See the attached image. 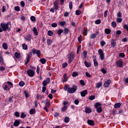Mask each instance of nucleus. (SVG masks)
Wrapping results in <instances>:
<instances>
[{"mask_svg": "<svg viewBox=\"0 0 128 128\" xmlns=\"http://www.w3.org/2000/svg\"><path fill=\"white\" fill-rule=\"evenodd\" d=\"M10 22H8L7 23H1L0 26L4 32H6L8 30H10V26L8 25L11 26Z\"/></svg>", "mask_w": 128, "mask_h": 128, "instance_id": "nucleus-1", "label": "nucleus"}, {"mask_svg": "<svg viewBox=\"0 0 128 128\" xmlns=\"http://www.w3.org/2000/svg\"><path fill=\"white\" fill-rule=\"evenodd\" d=\"M8 85L6 84L4 86V90H10V88H14V84H12V82L8 81L6 82Z\"/></svg>", "mask_w": 128, "mask_h": 128, "instance_id": "nucleus-2", "label": "nucleus"}, {"mask_svg": "<svg viewBox=\"0 0 128 128\" xmlns=\"http://www.w3.org/2000/svg\"><path fill=\"white\" fill-rule=\"evenodd\" d=\"M74 52H70L68 56V63L70 64L72 60H74Z\"/></svg>", "mask_w": 128, "mask_h": 128, "instance_id": "nucleus-3", "label": "nucleus"}, {"mask_svg": "<svg viewBox=\"0 0 128 128\" xmlns=\"http://www.w3.org/2000/svg\"><path fill=\"white\" fill-rule=\"evenodd\" d=\"M76 90H78V86L74 85L72 88H68V94H74L76 92Z\"/></svg>", "mask_w": 128, "mask_h": 128, "instance_id": "nucleus-4", "label": "nucleus"}, {"mask_svg": "<svg viewBox=\"0 0 128 128\" xmlns=\"http://www.w3.org/2000/svg\"><path fill=\"white\" fill-rule=\"evenodd\" d=\"M31 52L33 54H36L38 58H40V50H36L35 48H33L32 49Z\"/></svg>", "mask_w": 128, "mask_h": 128, "instance_id": "nucleus-5", "label": "nucleus"}, {"mask_svg": "<svg viewBox=\"0 0 128 128\" xmlns=\"http://www.w3.org/2000/svg\"><path fill=\"white\" fill-rule=\"evenodd\" d=\"M32 52H30V53L28 54L26 58V62L25 63L26 66L28 64V62H30V58H32Z\"/></svg>", "mask_w": 128, "mask_h": 128, "instance_id": "nucleus-6", "label": "nucleus"}, {"mask_svg": "<svg viewBox=\"0 0 128 128\" xmlns=\"http://www.w3.org/2000/svg\"><path fill=\"white\" fill-rule=\"evenodd\" d=\"M98 52L99 54V55L100 56V58L102 60H104V51L102 49H100L98 50Z\"/></svg>", "mask_w": 128, "mask_h": 128, "instance_id": "nucleus-7", "label": "nucleus"}, {"mask_svg": "<svg viewBox=\"0 0 128 128\" xmlns=\"http://www.w3.org/2000/svg\"><path fill=\"white\" fill-rule=\"evenodd\" d=\"M50 82V78H48L46 80L43 81L42 86H46Z\"/></svg>", "mask_w": 128, "mask_h": 128, "instance_id": "nucleus-8", "label": "nucleus"}, {"mask_svg": "<svg viewBox=\"0 0 128 128\" xmlns=\"http://www.w3.org/2000/svg\"><path fill=\"white\" fill-rule=\"evenodd\" d=\"M34 70H28V71H27V74L28 75V76H30V77H32L34 76Z\"/></svg>", "mask_w": 128, "mask_h": 128, "instance_id": "nucleus-9", "label": "nucleus"}, {"mask_svg": "<svg viewBox=\"0 0 128 128\" xmlns=\"http://www.w3.org/2000/svg\"><path fill=\"white\" fill-rule=\"evenodd\" d=\"M54 9L55 10H58V8H60V6H58V0H56L54 2Z\"/></svg>", "mask_w": 128, "mask_h": 128, "instance_id": "nucleus-10", "label": "nucleus"}, {"mask_svg": "<svg viewBox=\"0 0 128 128\" xmlns=\"http://www.w3.org/2000/svg\"><path fill=\"white\" fill-rule=\"evenodd\" d=\"M117 66L118 68H122V65H123V62L122 60H118L116 62Z\"/></svg>", "mask_w": 128, "mask_h": 128, "instance_id": "nucleus-11", "label": "nucleus"}, {"mask_svg": "<svg viewBox=\"0 0 128 128\" xmlns=\"http://www.w3.org/2000/svg\"><path fill=\"white\" fill-rule=\"evenodd\" d=\"M110 82H112V80H108L104 83V87L108 88V86H110Z\"/></svg>", "mask_w": 128, "mask_h": 128, "instance_id": "nucleus-12", "label": "nucleus"}, {"mask_svg": "<svg viewBox=\"0 0 128 128\" xmlns=\"http://www.w3.org/2000/svg\"><path fill=\"white\" fill-rule=\"evenodd\" d=\"M25 40L28 42H30L32 40V36L30 34H28L25 37Z\"/></svg>", "mask_w": 128, "mask_h": 128, "instance_id": "nucleus-13", "label": "nucleus"}, {"mask_svg": "<svg viewBox=\"0 0 128 128\" xmlns=\"http://www.w3.org/2000/svg\"><path fill=\"white\" fill-rule=\"evenodd\" d=\"M20 124V121L19 120H15L14 125V126H18Z\"/></svg>", "mask_w": 128, "mask_h": 128, "instance_id": "nucleus-14", "label": "nucleus"}, {"mask_svg": "<svg viewBox=\"0 0 128 128\" xmlns=\"http://www.w3.org/2000/svg\"><path fill=\"white\" fill-rule=\"evenodd\" d=\"M0 62L2 65L4 64V58H2V52H0Z\"/></svg>", "mask_w": 128, "mask_h": 128, "instance_id": "nucleus-15", "label": "nucleus"}, {"mask_svg": "<svg viewBox=\"0 0 128 128\" xmlns=\"http://www.w3.org/2000/svg\"><path fill=\"white\" fill-rule=\"evenodd\" d=\"M92 112V110L90 107L86 106L85 108V112H86V114H90Z\"/></svg>", "mask_w": 128, "mask_h": 128, "instance_id": "nucleus-16", "label": "nucleus"}, {"mask_svg": "<svg viewBox=\"0 0 128 128\" xmlns=\"http://www.w3.org/2000/svg\"><path fill=\"white\" fill-rule=\"evenodd\" d=\"M110 46H111L112 48H114V46H116V41H114V39H112L111 40Z\"/></svg>", "mask_w": 128, "mask_h": 128, "instance_id": "nucleus-17", "label": "nucleus"}, {"mask_svg": "<svg viewBox=\"0 0 128 128\" xmlns=\"http://www.w3.org/2000/svg\"><path fill=\"white\" fill-rule=\"evenodd\" d=\"M81 96H85L88 94V90H84L80 92Z\"/></svg>", "mask_w": 128, "mask_h": 128, "instance_id": "nucleus-18", "label": "nucleus"}, {"mask_svg": "<svg viewBox=\"0 0 128 128\" xmlns=\"http://www.w3.org/2000/svg\"><path fill=\"white\" fill-rule=\"evenodd\" d=\"M2 48L4 50H6L8 48V44L6 42H4L2 44Z\"/></svg>", "mask_w": 128, "mask_h": 128, "instance_id": "nucleus-19", "label": "nucleus"}, {"mask_svg": "<svg viewBox=\"0 0 128 128\" xmlns=\"http://www.w3.org/2000/svg\"><path fill=\"white\" fill-rule=\"evenodd\" d=\"M63 82H68V74L66 73L64 74L63 76Z\"/></svg>", "mask_w": 128, "mask_h": 128, "instance_id": "nucleus-20", "label": "nucleus"}, {"mask_svg": "<svg viewBox=\"0 0 128 128\" xmlns=\"http://www.w3.org/2000/svg\"><path fill=\"white\" fill-rule=\"evenodd\" d=\"M84 64L86 68H90V66H92V64H90V62H87L86 60L84 61Z\"/></svg>", "mask_w": 128, "mask_h": 128, "instance_id": "nucleus-21", "label": "nucleus"}, {"mask_svg": "<svg viewBox=\"0 0 128 128\" xmlns=\"http://www.w3.org/2000/svg\"><path fill=\"white\" fill-rule=\"evenodd\" d=\"M14 56L16 58H20V52H16Z\"/></svg>", "mask_w": 128, "mask_h": 128, "instance_id": "nucleus-22", "label": "nucleus"}, {"mask_svg": "<svg viewBox=\"0 0 128 128\" xmlns=\"http://www.w3.org/2000/svg\"><path fill=\"white\" fill-rule=\"evenodd\" d=\"M33 32L34 33V36H38V30L36 27L33 28Z\"/></svg>", "mask_w": 128, "mask_h": 128, "instance_id": "nucleus-23", "label": "nucleus"}, {"mask_svg": "<svg viewBox=\"0 0 128 128\" xmlns=\"http://www.w3.org/2000/svg\"><path fill=\"white\" fill-rule=\"evenodd\" d=\"M104 32L106 34H110L112 32V30L108 28H106L104 30Z\"/></svg>", "mask_w": 128, "mask_h": 128, "instance_id": "nucleus-24", "label": "nucleus"}, {"mask_svg": "<svg viewBox=\"0 0 128 128\" xmlns=\"http://www.w3.org/2000/svg\"><path fill=\"white\" fill-rule=\"evenodd\" d=\"M88 124H90V126H94V121L93 120H88Z\"/></svg>", "mask_w": 128, "mask_h": 128, "instance_id": "nucleus-25", "label": "nucleus"}, {"mask_svg": "<svg viewBox=\"0 0 128 128\" xmlns=\"http://www.w3.org/2000/svg\"><path fill=\"white\" fill-rule=\"evenodd\" d=\"M122 104H120V103H116L114 105V108H120Z\"/></svg>", "mask_w": 128, "mask_h": 128, "instance_id": "nucleus-26", "label": "nucleus"}, {"mask_svg": "<svg viewBox=\"0 0 128 128\" xmlns=\"http://www.w3.org/2000/svg\"><path fill=\"white\" fill-rule=\"evenodd\" d=\"M102 106V104L100 102H96L94 104V108H100Z\"/></svg>", "mask_w": 128, "mask_h": 128, "instance_id": "nucleus-27", "label": "nucleus"}, {"mask_svg": "<svg viewBox=\"0 0 128 128\" xmlns=\"http://www.w3.org/2000/svg\"><path fill=\"white\" fill-rule=\"evenodd\" d=\"M69 32H70V29H68V28H65L64 29V30L63 31V34H68Z\"/></svg>", "mask_w": 128, "mask_h": 128, "instance_id": "nucleus-28", "label": "nucleus"}, {"mask_svg": "<svg viewBox=\"0 0 128 128\" xmlns=\"http://www.w3.org/2000/svg\"><path fill=\"white\" fill-rule=\"evenodd\" d=\"M68 110V106H64L62 108L61 112H64Z\"/></svg>", "mask_w": 128, "mask_h": 128, "instance_id": "nucleus-29", "label": "nucleus"}, {"mask_svg": "<svg viewBox=\"0 0 128 128\" xmlns=\"http://www.w3.org/2000/svg\"><path fill=\"white\" fill-rule=\"evenodd\" d=\"M94 66L95 67L98 68V60H96V59L94 60Z\"/></svg>", "mask_w": 128, "mask_h": 128, "instance_id": "nucleus-30", "label": "nucleus"}, {"mask_svg": "<svg viewBox=\"0 0 128 128\" xmlns=\"http://www.w3.org/2000/svg\"><path fill=\"white\" fill-rule=\"evenodd\" d=\"M96 38V34L94 33L91 34L90 36V38H91V40H94V38Z\"/></svg>", "mask_w": 128, "mask_h": 128, "instance_id": "nucleus-31", "label": "nucleus"}, {"mask_svg": "<svg viewBox=\"0 0 128 128\" xmlns=\"http://www.w3.org/2000/svg\"><path fill=\"white\" fill-rule=\"evenodd\" d=\"M52 40L51 39H48L47 40V44L48 46H52Z\"/></svg>", "mask_w": 128, "mask_h": 128, "instance_id": "nucleus-32", "label": "nucleus"}, {"mask_svg": "<svg viewBox=\"0 0 128 128\" xmlns=\"http://www.w3.org/2000/svg\"><path fill=\"white\" fill-rule=\"evenodd\" d=\"M78 76V72H74L72 73V76H73V78H76V76Z\"/></svg>", "mask_w": 128, "mask_h": 128, "instance_id": "nucleus-33", "label": "nucleus"}, {"mask_svg": "<svg viewBox=\"0 0 128 128\" xmlns=\"http://www.w3.org/2000/svg\"><path fill=\"white\" fill-rule=\"evenodd\" d=\"M96 112H98V114H100V112H102V107L96 108Z\"/></svg>", "mask_w": 128, "mask_h": 128, "instance_id": "nucleus-34", "label": "nucleus"}, {"mask_svg": "<svg viewBox=\"0 0 128 128\" xmlns=\"http://www.w3.org/2000/svg\"><path fill=\"white\" fill-rule=\"evenodd\" d=\"M40 62L41 64H44L46 62V60L44 58H42L40 59Z\"/></svg>", "mask_w": 128, "mask_h": 128, "instance_id": "nucleus-35", "label": "nucleus"}, {"mask_svg": "<svg viewBox=\"0 0 128 128\" xmlns=\"http://www.w3.org/2000/svg\"><path fill=\"white\" fill-rule=\"evenodd\" d=\"M30 114H36V109L31 108L30 110Z\"/></svg>", "mask_w": 128, "mask_h": 128, "instance_id": "nucleus-36", "label": "nucleus"}, {"mask_svg": "<svg viewBox=\"0 0 128 128\" xmlns=\"http://www.w3.org/2000/svg\"><path fill=\"white\" fill-rule=\"evenodd\" d=\"M83 56L84 58H86L88 56V52L86 51H84L83 52Z\"/></svg>", "mask_w": 128, "mask_h": 128, "instance_id": "nucleus-37", "label": "nucleus"}, {"mask_svg": "<svg viewBox=\"0 0 128 128\" xmlns=\"http://www.w3.org/2000/svg\"><path fill=\"white\" fill-rule=\"evenodd\" d=\"M20 118H26V114H24V112H22L20 114Z\"/></svg>", "mask_w": 128, "mask_h": 128, "instance_id": "nucleus-38", "label": "nucleus"}, {"mask_svg": "<svg viewBox=\"0 0 128 128\" xmlns=\"http://www.w3.org/2000/svg\"><path fill=\"white\" fill-rule=\"evenodd\" d=\"M22 46L23 50H28V45H26V44H22Z\"/></svg>", "mask_w": 128, "mask_h": 128, "instance_id": "nucleus-39", "label": "nucleus"}, {"mask_svg": "<svg viewBox=\"0 0 128 128\" xmlns=\"http://www.w3.org/2000/svg\"><path fill=\"white\" fill-rule=\"evenodd\" d=\"M62 32H64V30L62 29H59L58 30V34L59 36H60Z\"/></svg>", "mask_w": 128, "mask_h": 128, "instance_id": "nucleus-40", "label": "nucleus"}, {"mask_svg": "<svg viewBox=\"0 0 128 128\" xmlns=\"http://www.w3.org/2000/svg\"><path fill=\"white\" fill-rule=\"evenodd\" d=\"M102 23V20L100 19H98L95 21L96 24H100Z\"/></svg>", "mask_w": 128, "mask_h": 128, "instance_id": "nucleus-41", "label": "nucleus"}, {"mask_svg": "<svg viewBox=\"0 0 128 128\" xmlns=\"http://www.w3.org/2000/svg\"><path fill=\"white\" fill-rule=\"evenodd\" d=\"M102 86V83L101 82H99L96 84V88H100Z\"/></svg>", "mask_w": 128, "mask_h": 128, "instance_id": "nucleus-42", "label": "nucleus"}, {"mask_svg": "<svg viewBox=\"0 0 128 128\" xmlns=\"http://www.w3.org/2000/svg\"><path fill=\"white\" fill-rule=\"evenodd\" d=\"M48 36H52V34H54V32H52V31L50 30L48 32Z\"/></svg>", "mask_w": 128, "mask_h": 128, "instance_id": "nucleus-43", "label": "nucleus"}, {"mask_svg": "<svg viewBox=\"0 0 128 128\" xmlns=\"http://www.w3.org/2000/svg\"><path fill=\"white\" fill-rule=\"evenodd\" d=\"M26 84V83H24V82L21 81L19 82V86H24Z\"/></svg>", "mask_w": 128, "mask_h": 128, "instance_id": "nucleus-44", "label": "nucleus"}, {"mask_svg": "<svg viewBox=\"0 0 128 128\" xmlns=\"http://www.w3.org/2000/svg\"><path fill=\"white\" fill-rule=\"evenodd\" d=\"M68 66V62H64L62 64V68H66Z\"/></svg>", "mask_w": 128, "mask_h": 128, "instance_id": "nucleus-45", "label": "nucleus"}, {"mask_svg": "<svg viewBox=\"0 0 128 128\" xmlns=\"http://www.w3.org/2000/svg\"><path fill=\"white\" fill-rule=\"evenodd\" d=\"M15 116H16V118H20V112H16L14 114Z\"/></svg>", "mask_w": 128, "mask_h": 128, "instance_id": "nucleus-46", "label": "nucleus"}, {"mask_svg": "<svg viewBox=\"0 0 128 128\" xmlns=\"http://www.w3.org/2000/svg\"><path fill=\"white\" fill-rule=\"evenodd\" d=\"M80 14H82V12H80V10H76V16H80Z\"/></svg>", "mask_w": 128, "mask_h": 128, "instance_id": "nucleus-47", "label": "nucleus"}, {"mask_svg": "<svg viewBox=\"0 0 128 128\" xmlns=\"http://www.w3.org/2000/svg\"><path fill=\"white\" fill-rule=\"evenodd\" d=\"M116 21H117V22L120 23V22H122V18H118L116 19Z\"/></svg>", "mask_w": 128, "mask_h": 128, "instance_id": "nucleus-48", "label": "nucleus"}, {"mask_svg": "<svg viewBox=\"0 0 128 128\" xmlns=\"http://www.w3.org/2000/svg\"><path fill=\"white\" fill-rule=\"evenodd\" d=\"M14 10L16 12H20V6H16L14 7Z\"/></svg>", "mask_w": 128, "mask_h": 128, "instance_id": "nucleus-49", "label": "nucleus"}, {"mask_svg": "<svg viewBox=\"0 0 128 128\" xmlns=\"http://www.w3.org/2000/svg\"><path fill=\"white\" fill-rule=\"evenodd\" d=\"M64 120V122H66V123L69 122H70V118H68V117L65 118Z\"/></svg>", "mask_w": 128, "mask_h": 128, "instance_id": "nucleus-50", "label": "nucleus"}, {"mask_svg": "<svg viewBox=\"0 0 128 128\" xmlns=\"http://www.w3.org/2000/svg\"><path fill=\"white\" fill-rule=\"evenodd\" d=\"M84 36H86L88 34V29H84L83 32Z\"/></svg>", "mask_w": 128, "mask_h": 128, "instance_id": "nucleus-51", "label": "nucleus"}, {"mask_svg": "<svg viewBox=\"0 0 128 128\" xmlns=\"http://www.w3.org/2000/svg\"><path fill=\"white\" fill-rule=\"evenodd\" d=\"M101 46H106V42L102 40L100 42Z\"/></svg>", "mask_w": 128, "mask_h": 128, "instance_id": "nucleus-52", "label": "nucleus"}, {"mask_svg": "<svg viewBox=\"0 0 128 128\" xmlns=\"http://www.w3.org/2000/svg\"><path fill=\"white\" fill-rule=\"evenodd\" d=\"M119 56H120V58H124L126 56V54H124V53H120L119 54Z\"/></svg>", "mask_w": 128, "mask_h": 128, "instance_id": "nucleus-53", "label": "nucleus"}, {"mask_svg": "<svg viewBox=\"0 0 128 128\" xmlns=\"http://www.w3.org/2000/svg\"><path fill=\"white\" fill-rule=\"evenodd\" d=\"M51 26H52V28H56L58 26V24L56 22H54L51 24Z\"/></svg>", "mask_w": 128, "mask_h": 128, "instance_id": "nucleus-54", "label": "nucleus"}, {"mask_svg": "<svg viewBox=\"0 0 128 128\" xmlns=\"http://www.w3.org/2000/svg\"><path fill=\"white\" fill-rule=\"evenodd\" d=\"M112 26L113 28H116V22H112Z\"/></svg>", "mask_w": 128, "mask_h": 128, "instance_id": "nucleus-55", "label": "nucleus"}, {"mask_svg": "<svg viewBox=\"0 0 128 128\" xmlns=\"http://www.w3.org/2000/svg\"><path fill=\"white\" fill-rule=\"evenodd\" d=\"M116 34H117V36H120V34H122V31L120 30H116Z\"/></svg>", "mask_w": 128, "mask_h": 128, "instance_id": "nucleus-56", "label": "nucleus"}, {"mask_svg": "<svg viewBox=\"0 0 128 128\" xmlns=\"http://www.w3.org/2000/svg\"><path fill=\"white\" fill-rule=\"evenodd\" d=\"M68 16H70V13L68 12H66L64 13V16L65 18H68Z\"/></svg>", "mask_w": 128, "mask_h": 128, "instance_id": "nucleus-57", "label": "nucleus"}, {"mask_svg": "<svg viewBox=\"0 0 128 128\" xmlns=\"http://www.w3.org/2000/svg\"><path fill=\"white\" fill-rule=\"evenodd\" d=\"M117 16H118V18H122V12H120V11L118 12L117 13Z\"/></svg>", "mask_w": 128, "mask_h": 128, "instance_id": "nucleus-58", "label": "nucleus"}, {"mask_svg": "<svg viewBox=\"0 0 128 128\" xmlns=\"http://www.w3.org/2000/svg\"><path fill=\"white\" fill-rule=\"evenodd\" d=\"M86 76L87 78H92V75L88 72H86Z\"/></svg>", "mask_w": 128, "mask_h": 128, "instance_id": "nucleus-59", "label": "nucleus"}, {"mask_svg": "<svg viewBox=\"0 0 128 128\" xmlns=\"http://www.w3.org/2000/svg\"><path fill=\"white\" fill-rule=\"evenodd\" d=\"M101 72H102V74H106V69L102 68L101 69Z\"/></svg>", "mask_w": 128, "mask_h": 128, "instance_id": "nucleus-60", "label": "nucleus"}, {"mask_svg": "<svg viewBox=\"0 0 128 128\" xmlns=\"http://www.w3.org/2000/svg\"><path fill=\"white\" fill-rule=\"evenodd\" d=\"M122 42H128V38H122Z\"/></svg>", "mask_w": 128, "mask_h": 128, "instance_id": "nucleus-61", "label": "nucleus"}, {"mask_svg": "<svg viewBox=\"0 0 128 128\" xmlns=\"http://www.w3.org/2000/svg\"><path fill=\"white\" fill-rule=\"evenodd\" d=\"M30 20L32 22H36V17H34V16H31Z\"/></svg>", "mask_w": 128, "mask_h": 128, "instance_id": "nucleus-62", "label": "nucleus"}, {"mask_svg": "<svg viewBox=\"0 0 128 128\" xmlns=\"http://www.w3.org/2000/svg\"><path fill=\"white\" fill-rule=\"evenodd\" d=\"M24 94H25V96H28V92L26 90H24Z\"/></svg>", "mask_w": 128, "mask_h": 128, "instance_id": "nucleus-63", "label": "nucleus"}, {"mask_svg": "<svg viewBox=\"0 0 128 128\" xmlns=\"http://www.w3.org/2000/svg\"><path fill=\"white\" fill-rule=\"evenodd\" d=\"M124 28L128 32V24H125L124 26Z\"/></svg>", "mask_w": 128, "mask_h": 128, "instance_id": "nucleus-64", "label": "nucleus"}]
</instances>
